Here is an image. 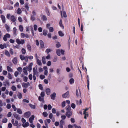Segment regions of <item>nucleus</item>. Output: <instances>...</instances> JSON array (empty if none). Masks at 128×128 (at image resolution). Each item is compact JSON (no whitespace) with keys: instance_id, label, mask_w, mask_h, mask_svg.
<instances>
[{"instance_id":"obj_1","label":"nucleus","mask_w":128,"mask_h":128,"mask_svg":"<svg viewBox=\"0 0 128 128\" xmlns=\"http://www.w3.org/2000/svg\"><path fill=\"white\" fill-rule=\"evenodd\" d=\"M11 122L14 126H17V128H20V127L21 125V124H20L18 126V121L17 120L14 121V119H12Z\"/></svg>"},{"instance_id":"obj_2","label":"nucleus","mask_w":128,"mask_h":128,"mask_svg":"<svg viewBox=\"0 0 128 128\" xmlns=\"http://www.w3.org/2000/svg\"><path fill=\"white\" fill-rule=\"evenodd\" d=\"M20 57L21 60H24L26 62L28 61V57L27 56H24L23 55H20Z\"/></svg>"},{"instance_id":"obj_3","label":"nucleus","mask_w":128,"mask_h":128,"mask_svg":"<svg viewBox=\"0 0 128 128\" xmlns=\"http://www.w3.org/2000/svg\"><path fill=\"white\" fill-rule=\"evenodd\" d=\"M16 42L18 44H23L24 43V40H20L19 39H17Z\"/></svg>"},{"instance_id":"obj_4","label":"nucleus","mask_w":128,"mask_h":128,"mask_svg":"<svg viewBox=\"0 0 128 128\" xmlns=\"http://www.w3.org/2000/svg\"><path fill=\"white\" fill-rule=\"evenodd\" d=\"M72 114V111L66 112V116L68 118H70Z\"/></svg>"},{"instance_id":"obj_5","label":"nucleus","mask_w":128,"mask_h":128,"mask_svg":"<svg viewBox=\"0 0 128 128\" xmlns=\"http://www.w3.org/2000/svg\"><path fill=\"white\" fill-rule=\"evenodd\" d=\"M31 114V112H25L24 114V117L27 118H28Z\"/></svg>"},{"instance_id":"obj_6","label":"nucleus","mask_w":128,"mask_h":128,"mask_svg":"<svg viewBox=\"0 0 128 128\" xmlns=\"http://www.w3.org/2000/svg\"><path fill=\"white\" fill-rule=\"evenodd\" d=\"M34 115L32 116L29 119V121L30 123H32L33 121L34 120Z\"/></svg>"},{"instance_id":"obj_7","label":"nucleus","mask_w":128,"mask_h":128,"mask_svg":"<svg viewBox=\"0 0 128 128\" xmlns=\"http://www.w3.org/2000/svg\"><path fill=\"white\" fill-rule=\"evenodd\" d=\"M30 85V84L29 82H27V83H24L22 84V86L24 88H27L28 86Z\"/></svg>"},{"instance_id":"obj_8","label":"nucleus","mask_w":128,"mask_h":128,"mask_svg":"<svg viewBox=\"0 0 128 128\" xmlns=\"http://www.w3.org/2000/svg\"><path fill=\"white\" fill-rule=\"evenodd\" d=\"M22 126L24 128H26L29 125V123L28 122H26L22 124Z\"/></svg>"},{"instance_id":"obj_9","label":"nucleus","mask_w":128,"mask_h":128,"mask_svg":"<svg viewBox=\"0 0 128 128\" xmlns=\"http://www.w3.org/2000/svg\"><path fill=\"white\" fill-rule=\"evenodd\" d=\"M33 65V64L32 63H31L29 64V65L28 66V70L29 71H31L32 70V67Z\"/></svg>"},{"instance_id":"obj_10","label":"nucleus","mask_w":128,"mask_h":128,"mask_svg":"<svg viewBox=\"0 0 128 128\" xmlns=\"http://www.w3.org/2000/svg\"><path fill=\"white\" fill-rule=\"evenodd\" d=\"M68 92H67L66 93L62 95V97L64 98H66L68 96Z\"/></svg>"},{"instance_id":"obj_11","label":"nucleus","mask_w":128,"mask_h":128,"mask_svg":"<svg viewBox=\"0 0 128 128\" xmlns=\"http://www.w3.org/2000/svg\"><path fill=\"white\" fill-rule=\"evenodd\" d=\"M41 18L42 20H47L46 17L44 15H41Z\"/></svg>"},{"instance_id":"obj_12","label":"nucleus","mask_w":128,"mask_h":128,"mask_svg":"<svg viewBox=\"0 0 128 128\" xmlns=\"http://www.w3.org/2000/svg\"><path fill=\"white\" fill-rule=\"evenodd\" d=\"M46 92L48 95H49L50 94V88H48L46 90Z\"/></svg>"},{"instance_id":"obj_13","label":"nucleus","mask_w":128,"mask_h":128,"mask_svg":"<svg viewBox=\"0 0 128 128\" xmlns=\"http://www.w3.org/2000/svg\"><path fill=\"white\" fill-rule=\"evenodd\" d=\"M83 114L84 115V118L85 119L86 118V117H88V113L86 112H83Z\"/></svg>"},{"instance_id":"obj_14","label":"nucleus","mask_w":128,"mask_h":128,"mask_svg":"<svg viewBox=\"0 0 128 128\" xmlns=\"http://www.w3.org/2000/svg\"><path fill=\"white\" fill-rule=\"evenodd\" d=\"M69 82L70 84H72L74 83V78H71Z\"/></svg>"},{"instance_id":"obj_15","label":"nucleus","mask_w":128,"mask_h":128,"mask_svg":"<svg viewBox=\"0 0 128 128\" xmlns=\"http://www.w3.org/2000/svg\"><path fill=\"white\" fill-rule=\"evenodd\" d=\"M6 48V44H0V48L2 49L4 48Z\"/></svg>"},{"instance_id":"obj_16","label":"nucleus","mask_w":128,"mask_h":128,"mask_svg":"<svg viewBox=\"0 0 128 128\" xmlns=\"http://www.w3.org/2000/svg\"><path fill=\"white\" fill-rule=\"evenodd\" d=\"M59 35L61 37L63 36L64 35V34L62 32V31H59L58 32Z\"/></svg>"},{"instance_id":"obj_17","label":"nucleus","mask_w":128,"mask_h":128,"mask_svg":"<svg viewBox=\"0 0 128 128\" xmlns=\"http://www.w3.org/2000/svg\"><path fill=\"white\" fill-rule=\"evenodd\" d=\"M1 17L3 22L4 23L6 22L5 17L3 15H2L1 16Z\"/></svg>"},{"instance_id":"obj_18","label":"nucleus","mask_w":128,"mask_h":128,"mask_svg":"<svg viewBox=\"0 0 128 128\" xmlns=\"http://www.w3.org/2000/svg\"><path fill=\"white\" fill-rule=\"evenodd\" d=\"M76 94L77 97H78L80 96L81 94L80 91L77 90H76Z\"/></svg>"},{"instance_id":"obj_19","label":"nucleus","mask_w":128,"mask_h":128,"mask_svg":"<svg viewBox=\"0 0 128 128\" xmlns=\"http://www.w3.org/2000/svg\"><path fill=\"white\" fill-rule=\"evenodd\" d=\"M27 68L26 67L24 68L23 69V72L26 75H27L28 74L27 72Z\"/></svg>"},{"instance_id":"obj_20","label":"nucleus","mask_w":128,"mask_h":128,"mask_svg":"<svg viewBox=\"0 0 128 128\" xmlns=\"http://www.w3.org/2000/svg\"><path fill=\"white\" fill-rule=\"evenodd\" d=\"M10 19L13 22H15L16 20V19L15 17L14 16H11Z\"/></svg>"},{"instance_id":"obj_21","label":"nucleus","mask_w":128,"mask_h":128,"mask_svg":"<svg viewBox=\"0 0 128 128\" xmlns=\"http://www.w3.org/2000/svg\"><path fill=\"white\" fill-rule=\"evenodd\" d=\"M19 28L21 32L23 31L24 28L23 26L22 25H20L19 26Z\"/></svg>"},{"instance_id":"obj_22","label":"nucleus","mask_w":128,"mask_h":128,"mask_svg":"<svg viewBox=\"0 0 128 128\" xmlns=\"http://www.w3.org/2000/svg\"><path fill=\"white\" fill-rule=\"evenodd\" d=\"M37 63L40 66H42V63L40 60L39 59L37 60Z\"/></svg>"},{"instance_id":"obj_23","label":"nucleus","mask_w":128,"mask_h":128,"mask_svg":"<svg viewBox=\"0 0 128 128\" xmlns=\"http://www.w3.org/2000/svg\"><path fill=\"white\" fill-rule=\"evenodd\" d=\"M56 94L55 93H53L51 95V98L54 100L55 97H56Z\"/></svg>"},{"instance_id":"obj_24","label":"nucleus","mask_w":128,"mask_h":128,"mask_svg":"<svg viewBox=\"0 0 128 128\" xmlns=\"http://www.w3.org/2000/svg\"><path fill=\"white\" fill-rule=\"evenodd\" d=\"M61 14L62 17V15H63V16L64 17L66 18V17L67 16L66 13L65 11H64L62 12V11H61Z\"/></svg>"},{"instance_id":"obj_25","label":"nucleus","mask_w":128,"mask_h":128,"mask_svg":"<svg viewBox=\"0 0 128 128\" xmlns=\"http://www.w3.org/2000/svg\"><path fill=\"white\" fill-rule=\"evenodd\" d=\"M12 62L14 64H16L17 62V58L16 57L14 58L13 59Z\"/></svg>"},{"instance_id":"obj_26","label":"nucleus","mask_w":128,"mask_h":128,"mask_svg":"<svg viewBox=\"0 0 128 128\" xmlns=\"http://www.w3.org/2000/svg\"><path fill=\"white\" fill-rule=\"evenodd\" d=\"M42 61L43 64H45L46 63V61L45 60V57L43 56L42 58Z\"/></svg>"},{"instance_id":"obj_27","label":"nucleus","mask_w":128,"mask_h":128,"mask_svg":"<svg viewBox=\"0 0 128 128\" xmlns=\"http://www.w3.org/2000/svg\"><path fill=\"white\" fill-rule=\"evenodd\" d=\"M60 51L61 50L60 49H58L56 50V54L58 56H60Z\"/></svg>"},{"instance_id":"obj_28","label":"nucleus","mask_w":128,"mask_h":128,"mask_svg":"<svg viewBox=\"0 0 128 128\" xmlns=\"http://www.w3.org/2000/svg\"><path fill=\"white\" fill-rule=\"evenodd\" d=\"M5 54L8 57L10 56V55L9 52L7 50H6L5 52Z\"/></svg>"},{"instance_id":"obj_29","label":"nucleus","mask_w":128,"mask_h":128,"mask_svg":"<svg viewBox=\"0 0 128 128\" xmlns=\"http://www.w3.org/2000/svg\"><path fill=\"white\" fill-rule=\"evenodd\" d=\"M22 11L21 9L19 8H18L17 10V13L18 14H20L22 13Z\"/></svg>"},{"instance_id":"obj_30","label":"nucleus","mask_w":128,"mask_h":128,"mask_svg":"<svg viewBox=\"0 0 128 128\" xmlns=\"http://www.w3.org/2000/svg\"><path fill=\"white\" fill-rule=\"evenodd\" d=\"M17 112L20 114H22V110L19 108L17 109Z\"/></svg>"},{"instance_id":"obj_31","label":"nucleus","mask_w":128,"mask_h":128,"mask_svg":"<svg viewBox=\"0 0 128 128\" xmlns=\"http://www.w3.org/2000/svg\"><path fill=\"white\" fill-rule=\"evenodd\" d=\"M7 70L8 72H13V70L12 68L9 66H8L7 67Z\"/></svg>"},{"instance_id":"obj_32","label":"nucleus","mask_w":128,"mask_h":128,"mask_svg":"<svg viewBox=\"0 0 128 128\" xmlns=\"http://www.w3.org/2000/svg\"><path fill=\"white\" fill-rule=\"evenodd\" d=\"M40 43L41 47L42 48H43L44 46V44L42 40H40Z\"/></svg>"},{"instance_id":"obj_33","label":"nucleus","mask_w":128,"mask_h":128,"mask_svg":"<svg viewBox=\"0 0 128 128\" xmlns=\"http://www.w3.org/2000/svg\"><path fill=\"white\" fill-rule=\"evenodd\" d=\"M59 24L60 26L62 28V29H64V26L62 24V20H60L59 22Z\"/></svg>"},{"instance_id":"obj_34","label":"nucleus","mask_w":128,"mask_h":128,"mask_svg":"<svg viewBox=\"0 0 128 128\" xmlns=\"http://www.w3.org/2000/svg\"><path fill=\"white\" fill-rule=\"evenodd\" d=\"M3 105L6 106V104L5 102H4L3 104L2 101V100H0V106H2Z\"/></svg>"},{"instance_id":"obj_35","label":"nucleus","mask_w":128,"mask_h":128,"mask_svg":"<svg viewBox=\"0 0 128 128\" xmlns=\"http://www.w3.org/2000/svg\"><path fill=\"white\" fill-rule=\"evenodd\" d=\"M18 96L19 99H21L22 98V94L20 92L18 93Z\"/></svg>"},{"instance_id":"obj_36","label":"nucleus","mask_w":128,"mask_h":128,"mask_svg":"<svg viewBox=\"0 0 128 128\" xmlns=\"http://www.w3.org/2000/svg\"><path fill=\"white\" fill-rule=\"evenodd\" d=\"M50 32H52L54 30V29L53 28L51 27L48 28Z\"/></svg>"},{"instance_id":"obj_37","label":"nucleus","mask_w":128,"mask_h":128,"mask_svg":"<svg viewBox=\"0 0 128 128\" xmlns=\"http://www.w3.org/2000/svg\"><path fill=\"white\" fill-rule=\"evenodd\" d=\"M66 102L65 101H63L61 104L62 106V108H64L66 106Z\"/></svg>"},{"instance_id":"obj_38","label":"nucleus","mask_w":128,"mask_h":128,"mask_svg":"<svg viewBox=\"0 0 128 128\" xmlns=\"http://www.w3.org/2000/svg\"><path fill=\"white\" fill-rule=\"evenodd\" d=\"M42 114L45 117H46L48 115V114L46 112H44Z\"/></svg>"},{"instance_id":"obj_39","label":"nucleus","mask_w":128,"mask_h":128,"mask_svg":"<svg viewBox=\"0 0 128 128\" xmlns=\"http://www.w3.org/2000/svg\"><path fill=\"white\" fill-rule=\"evenodd\" d=\"M14 117L16 118V119L19 120L20 118V117L17 114L15 115L14 116Z\"/></svg>"},{"instance_id":"obj_40","label":"nucleus","mask_w":128,"mask_h":128,"mask_svg":"<svg viewBox=\"0 0 128 128\" xmlns=\"http://www.w3.org/2000/svg\"><path fill=\"white\" fill-rule=\"evenodd\" d=\"M29 105L32 108L35 109V108L36 106L34 105H33L31 104H29Z\"/></svg>"},{"instance_id":"obj_41","label":"nucleus","mask_w":128,"mask_h":128,"mask_svg":"<svg viewBox=\"0 0 128 128\" xmlns=\"http://www.w3.org/2000/svg\"><path fill=\"white\" fill-rule=\"evenodd\" d=\"M8 121L7 119L6 118H4L2 120V122L3 123H6Z\"/></svg>"},{"instance_id":"obj_42","label":"nucleus","mask_w":128,"mask_h":128,"mask_svg":"<svg viewBox=\"0 0 128 128\" xmlns=\"http://www.w3.org/2000/svg\"><path fill=\"white\" fill-rule=\"evenodd\" d=\"M61 45L59 42H58L56 44V46L57 48H58L60 47Z\"/></svg>"},{"instance_id":"obj_43","label":"nucleus","mask_w":128,"mask_h":128,"mask_svg":"<svg viewBox=\"0 0 128 128\" xmlns=\"http://www.w3.org/2000/svg\"><path fill=\"white\" fill-rule=\"evenodd\" d=\"M58 59V57L57 56H55L53 60V61L54 62H56Z\"/></svg>"},{"instance_id":"obj_44","label":"nucleus","mask_w":128,"mask_h":128,"mask_svg":"<svg viewBox=\"0 0 128 128\" xmlns=\"http://www.w3.org/2000/svg\"><path fill=\"white\" fill-rule=\"evenodd\" d=\"M66 116L64 115H62L61 116V118L62 119V120H64L66 118Z\"/></svg>"},{"instance_id":"obj_45","label":"nucleus","mask_w":128,"mask_h":128,"mask_svg":"<svg viewBox=\"0 0 128 128\" xmlns=\"http://www.w3.org/2000/svg\"><path fill=\"white\" fill-rule=\"evenodd\" d=\"M71 107L73 109H74L76 106V105L74 103H72L71 104Z\"/></svg>"},{"instance_id":"obj_46","label":"nucleus","mask_w":128,"mask_h":128,"mask_svg":"<svg viewBox=\"0 0 128 128\" xmlns=\"http://www.w3.org/2000/svg\"><path fill=\"white\" fill-rule=\"evenodd\" d=\"M12 107L13 109L14 110V111H16V110L17 108L14 104H12Z\"/></svg>"},{"instance_id":"obj_47","label":"nucleus","mask_w":128,"mask_h":128,"mask_svg":"<svg viewBox=\"0 0 128 128\" xmlns=\"http://www.w3.org/2000/svg\"><path fill=\"white\" fill-rule=\"evenodd\" d=\"M26 50L25 49H24V48H22V53L23 54H25L26 53Z\"/></svg>"},{"instance_id":"obj_48","label":"nucleus","mask_w":128,"mask_h":128,"mask_svg":"<svg viewBox=\"0 0 128 128\" xmlns=\"http://www.w3.org/2000/svg\"><path fill=\"white\" fill-rule=\"evenodd\" d=\"M8 78L10 79H11L12 78V76L11 74L10 73H8Z\"/></svg>"},{"instance_id":"obj_49","label":"nucleus","mask_w":128,"mask_h":128,"mask_svg":"<svg viewBox=\"0 0 128 128\" xmlns=\"http://www.w3.org/2000/svg\"><path fill=\"white\" fill-rule=\"evenodd\" d=\"M44 123H45V124L46 126H42V127L43 128H48V124H47V123H46V121H44Z\"/></svg>"},{"instance_id":"obj_50","label":"nucleus","mask_w":128,"mask_h":128,"mask_svg":"<svg viewBox=\"0 0 128 128\" xmlns=\"http://www.w3.org/2000/svg\"><path fill=\"white\" fill-rule=\"evenodd\" d=\"M51 62L50 61H48L46 63L47 65L48 66H50L51 65Z\"/></svg>"},{"instance_id":"obj_51","label":"nucleus","mask_w":128,"mask_h":128,"mask_svg":"<svg viewBox=\"0 0 128 128\" xmlns=\"http://www.w3.org/2000/svg\"><path fill=\"white\" fill-rule=\"evenodd\" d=\"M11 88L12 90L13 91H16V88L14 86H12V87Z\"/></svg>"},{"instance_id":"obj_52","label":"nucleus","mask_w":128,"mask_h":128,"mask_svg":"<svg viewBox=\"0 0 128 128\" xmlns=\"http://www.w3.org/2000/svg\"><path fill=\"white\" fill-rule=\"evenodd\" d=\"M28 49L30 51H31V46L30 45H28L27 46Z\"/></svg>"},{"instance_id":"obj_53","label":"nucleus","mask_w":128,"mask_h":128,"mask_svg":"<svg viewBox=\"0 0 128 128\" xmlns=\"http://www.w3.org/2000/svg\"><path fill=\"white\" fill-rule=\"evenodd\" d=\"M11 105L9 104H7L6 106V108L8 109H10L11 108Z\"/></svg>"},{"instance_id":"obj_54","label":"nucleus","mask_w":128,"mask_h":128,"mask_svg":"<svg viewBox=\"0 0 128 128\" xmlns=\"http://www.w3.org/2000/svg\"><path fill=\"white\" fill-rule=\"evenodd\" d=\"M33 71L34 72V75H35L36 72V70L35 68H33Z\"/></svg>"},{"instance_id":"obj_55","label":"nucleus","mask_w":128,"mask_h":128,"mask_svg":"<svg viewBox=\"0 0 128 128\" xmlns=\"http://www.w3.org/2000/svg\"><path fill=\"white\" fill-rule=\"evenodd\" d=\"M47 31L45 30H43V34L44 35V36H46L47 34Z\"/></svg>"},{"instance_id":"obj_56","label":"nucleus","mask_w":128,"mask_h":128,"mask_svg":"<svg viewBox=\"0 0 128 128\" xmlns=\"http://www.w3.org/2000/svg\"><path fill=\"white\" fill-rule=\"evenodd\" d=\"M71 109L70 107V106H68L66 109V112L71 111Z\"/></svg>"},{"instance_id":"obj_57","label":"nucleus","mask_w":128,"mask_h":128,"mask_svg":"<svg viewBox=\"0 0 128 128\" xmlns=\"http://www.w3.org/2000/svg\"><path fill=\"white\" fill-rule=\"evenodd\" d=\"M5 26L6 29V30H7V31H9V26H8L6 24H5Z\"/></svg>"},{"instance_id":"obj_58","label":"nucleus","mask_w":128,"mask_h":128,"mask_svg":"<svg viewBox=\"0 0 128 128\" xmlns=\"http://www.w3.org/2000/svg\"><path fill=\"white\" fill-rule=\"evenodd\" d=\"M38 87L39 89L41 90H42L43 89V87L42 84H39L38 85Z\"/></svg>"},{"instance_id":"obj_59","label":"nucleus","mask_w":128,"mask_h":128,"mask_svg":"<svg viewBox=\"0 0 128 128\" xmlns=\"http://www.w3.org/2000/svg\"><path fill=\"white\" fill-rule=\"evenodd\" d=\"M34 30L36 31L37 30V26L36 24L34 25Z\"/></svg>"},{"instance_id":"obj_60","label":"nucleus","mask_w":128,"mask_h":128,"mask_svg":"<svg viewBox=\"0 0 128 128\" xmlns=\"http://www.w3.org/2000/svg\"><path fill=\"white\" fill-rule=\"evenodd\" d=\"M12 127V125L10 123H9L8 125V127L9 128H11Z\"/></svg>"},{"instance_id":"obj_61","label":"nucleus","mask_w":128,"mask_h":128,"mask_svg":"<svg viewBox=\"0 0 128 128\" xmlns=\"http://www.w3.org/2000/svg\"><path fill=\"white\" fill-rule=\"evenodd\" d=\"M25 34L23 33H22L21 34V37L22 38H23L25 37Z\"/></svg>"},{"instance_id":"obj_62","label":"nucleus","mask_w":128,"mask_h":128,"mask_svg":"<svg viewBox=\"0 0 128 128\" xmlns=\"http://www.w3.org/2000/svg\"><path fill=\"white\" fill-rule=\"evenodd\" d=\"M18 20L20 22H22V18L20 16H19L18 17Z\"/></svg>"},{"instance_id":"obj_63","label":"nucleus","mask_w":128,"mask_h":128,"mask_svg":"<svg viewBox=\"0 0 128 128\" xmlns=\"http://www.w3.org/2000/svg\"><path fill=\"white\" fill-rule=\"evenodd\" d=\"M7 74V72L6 70H4L2 72V74L4 75H6Z\"/></svg>"},{"instance_id":"obj_64","label":"nucleus","mask_w":128,"mask_h":128,"mask_svg":"<svg viewBox=\"0 0 128 128\" xmlns=\"http://www.w3.org/2000/svg\"><path fill=\"white\" fill-rule=\"evenodd\" d=\"M31 19L32 21L34 20L35 19V17L33 16H31Z\"/></svg>"}]
</instances>
